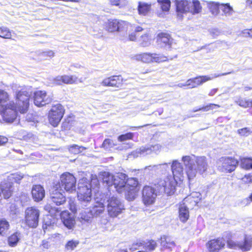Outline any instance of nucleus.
<instances>
[{
  "mask_svg": "<svg viewBox=\"0 0 252 252\" xmlns=\"http://www.w3.org/2000/svg\"><path fill=\"white\" fill-rule=\"evenodd\" d=\"M79 244V242L78 240H71L68 241L65 244V248L67 251H73Z\"/></svg>",
  "mask_w": 252,
  "mask_h": 252,
  "instance_id": "nucleus-47",
  "label": "nucleus"
},
{
  "mask_svg": "<svg viewBox=\"0 0 252 252\" xmlns=\"http://www.w3.org/2000/svg\"><path fill=\"white\" fill-rule=\"evenodd\" d=\"M123 79L121 75L112 76L104 79L101 82L103 86L121 87L122 85Z\"/></svg>",
  "mask_w": 252,
  "mask_h": 252,
  "instance_id": "nucleus-19",
  "label": "nucleus"
},
{
  "mask_svg": "<svg viewBox=\"0 0 252 252\" xmlns=\"http://www.w3.org/2000/svg\"><path fill=\"white\" fill-rule=\"evenodd\" d=\"M192 200L191 196L185 198L179 206V218L183 222H186L189 218L188 203Z\"/></svg>",
  "mask_w": 252,
  "mask_h": 252,
  "instance_id": "nucleus-17",
  "label": "nucleus"
},
{
  "mask_svg": "<svg viewBox=\"0 0 252 252\" xmlns=\"http://www.w3.org/2000/svg\"><path fill=\"white\" fill-rule=\"evenodd\" d=\"M63 192V190H60V186H54L50 191L49 201L57 206L63 204L65 202L66 198Z\"/></svg>",
  "mask_w": 252,
  "mask_h": 252,
  "instance_id": "nucleus-14",
  "label": "nucleus"
},
{
  "mask_svg": "<svg viewBox=\"0 0 252 252\" xmlns=\"http://www.w3.org/2000/svg\"><path fill=\"white\" fill-rule=\"evenodd\" d=\"M190 7L191 9H190V11L191 13H198L200 12L201 10V6H200V2L197 0H193L192 2H189Z\"/></svg>",
  "mask_w": 252,
  "mask_h": 252,
  "instance_id": "nucleus-38",
  "label": "nucleus"
},
{
  "mask_svg": "<svg viewBox=\"0 0 252 252\" xmlns=\"http://www.w3.org/2000/svg\"><path fill=\"white\" fill-rule=\"evenodd\" d=\"M220 6V8L223 12L222 15L225 16H229L233 14L234 12L233 8L229 3L221 4Z\"/></svg>",
  "mask_w": 252,
  "mask_h": 252,
  "instance_id": "nucleus-37",
  "label": "nucleus"
},
{
  "mask_svg": "<svg viewBox=\"0 0 252 252\" xmlns=\"http://www.w3.org/2000/svg\"><path fill=\"white\" fill-rule=\"evenodd\" d=\"M160 7L163 11H168L170 7L171 2L170 0H157Z\"/></svg>",
  "mask_w": 252,
  "mask_h": 252,
  "instance_id": "nucleus-45",
  "label": "nucleus"
},
{
  "mask_svg": "<svg viewBox=\"0 0 252 252\" xmlns=\"http://www.w3.org/2000/svg\"><path fill=\"white\" fill-rule=\"evenodd\" d=\"M238 164L237 159L229 157H222L217 162L219 170L225 172L233 171Z\"/></svg>",
  "mask_w": 252,
  "mask_h": 252,
  "instance_id": "nucleus-12",
  "label": "nucleus"
},
{
  "mask_svg": "<svg viewBox=\"0 0 252 252\" xmlns=\"http://www.w3.org/2000/svg\"><path fill=\"white\" fill-rule=\"evenodd\" d=\"M151 4L139 1L138 2V11L140 15H146L150 10Z\"/></svg>",
  "mask_w": 252,
  "mask_h": 252,
  "instance_id": "nucleus-30",
  "label": "nucleus"
},
{
  "mask_svg": "<svg viewBox=\"0 0 252 252\" xmlns=\"http://www.w3.org/2000/svg\"><path fill=\"white\" fill-rule=\"evenodd\" d=\"M182 161L189 181L196 177L197 173L203 174L207 169L208 164L205 157L186 156L182 157Z\"/></svg>",
  "mask_w": 252,
  "mask_h": 252,
  "instance_id": "nucleus-3",
  "label": "nucleus"
},
{
  "mask_svg": "<svg viewBox=\"0 0 252 252\" xmlns=\"http://www.w3.org/2000/svg\"><path fill=\"white\" fill-rule=\"evenodd\" d=\"M138 180L135 178L126 179L125 181V190L128 188H138Z\"/></svg>",
  "mask_w": 252,
  "mask_h": 252,
  "instance_id": "nucleus-36",
  "label": "nucleus"
},
{
  "mask_svg": "<svg viewBox=\"0 0 252 252\" xmlns=\"http://www.w3.org/2000/svg\"><path fill=\"white\" fill-rule=\"evenodd\" d=\"M32 194L34 201L39 202L44 197L45 190L41 185H34L32 188Z\"/></svg>",
  "mask_w": 252,
  "mask_h": 252,
  "instance_id": "nucleus-24",
  "label": "nucleus"
},
{
  "mask_svg": "<svg viewBox=\"0 0 252 252\" xmlns=\"http://www.w3.org/2000/svg\"><path fill=\"white\" fill-rule=\"evenodd\" d=\"M41 60H46L48 58H51L54 56V53L52 50H48L41 52L39 54Z\"/></svg>",
  "mask_w": 252,
  "mask_h": 252,
  "instance_id": "nucleus-51",
  "label": "nucleus"
},
{
  "mask_svg": "<svg viewBox=\"0 0 252 252\" xmlns=\"http://www.w3.org/2000/svg\"><path fill=\"white\" fill-rule=\"evenodd\" d=\"M50 247V243L46 240H43L41 244L40 245V248L43 251L48 249Z\"/></svg>",
  "mask_w": 252,
  "mask_h": 252,
  "instance_id": "nucleus-59",
  "label": "nucleus"
},
{
  "mask_svg": "<svg viewBox=\"0 0 252 252\" xmlns=\"http://www.w3.org/2000/svg\"><path fill=\"white\" fill-rule=\"evenodd\" d=\"M210 8L212 10L213 12H218L219 9V3L215 2H210L209 3Z\"/></svg>",
  "mask_w": 252,
  "mask_h": 252,
  "instance_id": "nucleus-58",
  "label": "nucleus"
},
{
  "mask_svg": "<svg viewBox=\"0 0 252 252\" xmlns=\"http://www.w3.org/2000/svg\"><path fill=\"white\" fill-rule=\"evenodd\" d=\"M146 155L151 154L152 152H156L160 148V146L156 144L152 146H147L144 147Z\"/></svg>",
  "mask_w": 252,
  "mask_h": 252,
  "instance_id": "nucleus-48",
  "label": "nucleus"
},
{
  "mask_svg": "<svg viewBox=\"0 0 252 252\" xmlns=\"http://www.w3.org/2000/svg\"><path fill=\"white\" fill-rule=\"evenodd\" d=\"M112 5H115L119 8H123L126 6L128 3L127 0H109Z\"/></svg>",
  "mask_w": 252,
  "mask_h": 252,
  "instance_id": "nucleus-46",
  "label": "nucleus"
},
{
  "mask_svg": "<svg viewBox=\"0 0 252 252\" xmlns=\"http://www.w3.org/2000/svg\"><path fill=\"white\" fill-rule=\"evenodd\" d=\"M249 32V29H246L243 31L242 32L244 36L250 37V36H249V33H250Z\"/></svg>",
  "mask_w": 252,
  "mask_h": 252,
  "instance_id": "nucleus-64",
  "label": "nucleus"
},
{
  "mask_svg": "<svg viewBox=\"0 0 252 252\" xmlns=\"http://www.w3.org/2000/svg\"><path fill=\"white\" fill-rule=\"evenodd\" d=\"M141 244V243H140L139 245L138 244H133L131 247L130 248V250H131V251H133L137 249L138 247H139Z\"/></svg>",
  "mask_w": 252,
  "mask_h": 252,
  "instance_id": "nucleus-63",
  "label": "nucleus"
},
{
  "mask_svg": "<svg viewBox=\"0 0 252 252\" xmlns=\"http://www.w3.org/2000/svg\"><path fill=\"white\" fill-rule=\"evenodd\" d=\"M61 218L63 224L68 229H71L75 224V220L73 215L67 211L61 213Z\"/></svg>",
  "mask_w": 252,
  "mask_h": 252,
  "instance_id": "nucleus-25",
  "label": "nucleus"
},
{
  "mask_svg": "<svg viewBox=\"0 0 252 252\" xmlns=\"http://www.w3.org/2000/svg\"><path fill=\"white\" fill-rule=\"evenodd\" d=\"M176 9L178 12V17H182V13L190 11L189 2L187 0H180L177 1Z\"/></svg>",
  "mask_w": 252,
  "mask_h": 252,
  "instance_id": "nucleus-26",
  "label": "nucleus"
},
{
  "mask_svg": "<svg viewBox=\"0 0 252 252\" xmlns=\"http://www.w3.org/2000/svg\"><path fill=\"white\" fill-rule=\"evenodd\" d=\"M29 92L24 89L19 90L16 94V104L10 102L3 107V110L0 111L3 119L7 123H12L17 117V111L21 113H25L29 106Z\"/></svg>",
  "mask_w": 252,
  "mask_h": 252,
  "instance_id": "nucleus-2",
  "label": "nucleus"
},
{
  "mask_svg": "<svg viewBox=\"0 0 252 252\" xmlns=\"http://www.w3.org/2000/svg\"><path fill=\"white\" fill-rule=\"evenodd\" d=\"M9 99V95L7 92L0 90V111L3 110V107L6 106L5 103Z\"/></svg>",
  "mask_w": 252,
  "mask_h": 252,
  "instance_id": "nucleus-35",
  "label": "nucleus"
},
{
  "mask_svg": "<svg viewBox=\"0 0 252 252\" xmlns=\"http://www.w3.org/2000/svg\"><path fill=\"white\" fill-rule=\"evenodd\" d=\"M133 134L132 133L128 132L125 134L120 135L118 137V139L119 141H124L128 139H131L132 138Z\"/></svg>",
  "mask_w": 252,
  "mask_h": 252,
  "instance_id": "nucleus-56",
  "label": "nucleus"
},
{
  "mask_svg": "<svg viewBox=\"0 0 252 252\" xmlns=\"http://www.w3.org/2000/svg\"><path fill=\"white\" fill-rule=\"evenodd\" d=\"M237 133L241 136H248L252 133L251 128L244 127L237 130Z\"/></svg>",
  "mask_w": 252,
  "mask_h": 252,
  "instance_id": "nucleus-52",
  "label": "nucleus"
},
{
  "mask_svg": "<svg viewBox=\"0 0 252 252\" xmlns=\"http://www.w3.org/2000/svg\"><path fill=\"white\" fill-rule=\"evenodd\" d=\"M52 97L51 94H47L45 91H38L34 93V103L37 106H42L50 103Z\"/></svg>",
  "mask_w": 252,
  "mask_h": 252,
  "instance_id": "nucleus-16",
  "label": "nucleus"
},
{
  "mask_svg": "<svg viewBox=\"0 0 252 252\" xmlns=\"http://www.w3.org/2000/svg\"><path fill=\"white\" fill-rule=\"evenodd\" d=\"M220 107V106L218 104L211 103L209 105L199 108H195L192 110V112H196L200 110H202L203 111H208L211 109H215L216 108H219Z\"/></svg>",
  "mask_w": 252,
  "mask_h": 252,
  "instance_id": "nucleus-44",
  "label": "nucleus"
},
{
  "mask_svg": "<svg viewBox=\"0 0 252 252\" xmlns=\"http://www.w3.org/2000/svg\"><path fill=\"white\" fill-rule=\"evenodd\" d=\"M128 23L117 19L108 20L106 23V29L110 32L127 31Z\"/></svg>",
  "mask_w": 252,
  "mask_h": 252,
  "instance_id": "nucleus-15",
  "label": "nucleus"
},
{
  "mask_svg": "<svg viewBox=\"0 0 252 252\" xmlns=\"http://www.w3.org/2000/svg\"><path fill=\"white\" fill-rule=\"evenodd\" d=\"M143 34L140 35L139 42L140 45L143 47L148 46L150 44V39L149 38V34L147 30L143 31Z\"/></svg>",
  "mask_w": 252,
  "mask_h": 252,
  "instance_id": "nucleus-33",
  "label": "nucleus"
},
{
  "mask_svg": "<svg viewBox=\"0 0 252 252\" xmlns=\"http://www.w3.org/2000/svg\"><path fill=\"white\" fill-rule=\"evenodd\" d=\"M76 180L74 176L68 173H63L60 177V182L56 184L60 186L61 190H65L66 191L72 193L76 190Z\"/></svg>",
  "mask_w": 252,
  "mask_h": 252,
  "instance_id": "nucleus-6",
  "label": "nucleus"
},
{
  "mask_svg": "<svg viewBox=\"0 0 252 252\" xmlns=\"http://www.w3.org/2000/svg\"><path fill=\"white\" fill-rule=\"evenodd\" d=\"M8 139L3 136H0V145H3L7 142Z\"/></svg>",
  "mask_w": 252,
  "mask_h": 252,
  "instance_id": "nucleus-62",
  "label": "nucleus"
},
{
  "mask_svg": "<svg viewBox=\"0 0 252 252\" xmlns=\"http://www.w3.org/2000/svg\"><path fill=\"white\" fill-rule=\"evenodd\" d=\"M64 112L63 106L60 103L52 106L49 112V120L50 124L54 126H58L62 120Z\"/></svg>",
  "mask_w": 252,
  "mask_h": 252,
  "instance_id": "nucleus-11",
  "label": "nucleus"
},
{
  "mask_svg": "<svg viewBox=\"0 0 252 252\" xmlns=\"http://www.w3.org/2000/svg\"><path fill=\"white\" fill-rule=\"evenodd\" d=\"M104 200L102 198L100 199V200H96L93 204V206L89 209L93 217H97L104 212Z\"/></svg>",
  "mask_w": 252,
  "mask_h": 252,
  "instance_id": "nucleus-23",
  "label": "nucleus"
},
{
  "mask_svg": "<svg viewBox=\"0 0 252 252\" xmlns=\"http://www.w3.org/2000/svg\"><path fill=\"white\" fill-rule=\"evenodd\" d=\"M10 225L5 219L0 220V235L4 236L8 234Z\"/></svg>",
  "mask_w": 252,
  "mask_h": 252,
  "instance_id": "nucleus-31",
  "label": "nucleus"
},
{
  "mask_svg": "<svg viewBox=\"0 0 252 252\" xmlns=\"http://www.w3.org/2000/svg\"><path fill=\"white\" fill-rule=\"evenodd\" d=\"M127 175L123 173H118L113 176L111 186H114L117 192L121 193L125 190V181Z\"/></svg>",
  "mask_w": 252,
  "mask_h": 252,
  "instance_id": "nucleus-18",
  "label": "nucleus"
},
{
  "mask_svg": "<svg viewBox=\"0 0 252 252\" xmlns=\"http://www.w3.org/2000/svg\"><path fill=\"white\" fill-rule=\"evenodd\" d=\"M131 59L145 63H150L152 62L160 63L164 62L167 60V58L156 53H144L132 55Z\"/></svg>",
  "mask_w": 252,
  "mask_h": 252,
  "instance_id": "nucleus-10",
  "label": "nucleus"
},
{
  "mask_svg": "<svg viewBox=\"0 0 252 252\" xmlns=\"http://www.w3.org/2000/svg\"><path fill=\"white\" fill-rule=\"evenodd\" d=\"M40 214V211L35 207L27 208L25 212L26 225L31 228H36L38 224Z\"/></svg>",
  "mask_w": 252,
  "mask_h": 252,
  "instance_id": "nucleus-9",
  "label": "nucleus"
},
{
  "mask_svg": "<svg viewBox=\"0 0 252 252\" xmlns=\"http://www.w3.org/2000/svg\"><path fill=\"white\" fill-rule=\"evenodd\" d=\"M241 166L245 169H252V158H243L241 160Z\"/></svg>",
  "mask_w": 252,
  "mask_h": 252,
  "instance_id": "nucleus-43",
  "label": "nucleus"
},
{
  "mask_svg": "<svg viewBox=\"0 0 252 252\" xmlns=\"http://www.w3.org/2000/svg\"><path fill=\"white\" fill-rule=\"evenodd\" d=\"M228 247L232 249H239L242 252H248L252 248V236L245 235L240 241L229 239L227 241Z\"/></svg>",
  "mask_w": 252,
  "mask_h": 252,
  "instance_id": "nucleus-7",
  "label": "nucleus"
},
{
  "mask_svg": "<svg viewBox=\"0 0 252 252\" xmlns=\"http://www.w3.org/2000/svg\"><path fill=\"white\" fill-rule=\"evenodd\" d=\"M114 146L115 144L113 141L109 139H105L102 145V147L105 149H109L113 147Z\"/></svg>",
  "mask_w": 252,
  "mask_h": 252,
  "instance_id": "nucleus-55",
  "label": "nucleus"
},
{
  "mask_svg": "<svg viewBox=\"0 0 252 252\" xmlns=\"http://www.w3.org/2000/svg\"><path fill=\"white\" fill-rule=\"evenodd\" d=\"M172 40V39L169 34L165 33H161L158 35L157 43L160 47L164 48L167 50L170 49L171 47Z\"/></svg>",
  "mask_w": 252,
  "mask_h": 252,
  "instance_id": "nucleus-20",
  "label": "nucleus"
},
{
  "mask_svg": "<svg viewBox=\"0 0 252 252\" xmlns=\"http://www.w3.org/2000/svg\"><path fill=\"white\" fill-rule=\"evenodd\" d=\"M63 82L64 84H72L75 83L78 81V78L75 75H63Z\"/></svg>",
  "mask_w": 252,
  "mask_h": 252,
  "instance_id": "nucleus-42",
  "label": "nucleus"
},
{
  "mask_svg": "<svg viewBox=\"0 0 252 252\" xmlns=\"http://www.w3.org/2000/svg\"><path fill=\"white\" fill-rule=\"evenodd\" d=\"M212 78L207 76H202L189 79V80H191L189 82V88H195L205 82L211 80Z\"/></svg>",
  "mask_w": 252,
  "mask_h": 252,
  "instance_id": "nucleus-27",
  "label": "nucleus"
},
{
  "mask_svg": "<svg viewBox=\"0 0 252 252\" xmlns=\"http://www.w3.org/2000/svg\"><path fill=\"white\" fill-rule=\"evenodd\" d=\"M86 149V148L83 146H79L75 144L70 145L68 147V150L69 152L73 154H78L82 153Z\"/></svg>",
  "mask_w": 252,
  "mask_h": 252,
  "instance_id": "nucleus-40",
  "label": "nucleus"
},
{
  "mask_svg": "<svg viewBox=\"0 0 252 252\" xmlns=\"http://www.w3.org/2000/svg\"><path fill=\"white\" fill-rule=\"evenodd\" d=\"M139 190L138 188H128L124 190L126 198L128 201L133 200L137 195V192Z\"/></svg>",
  "mask_w": 252,
  "mask_h": 252,
  "instance_id": "nucleus-29",
  "label": "nucleus"
},
{
  "mask_svg": "<svg viewBox=\"0 0 252 252\" xmlns=\"http://www.w3.org/2000/svg\"><path fill=\"white\" fill-rule=\"evenodd\" d=\"M23 177V174L15 173L10 174L6 180L1 183L0 189L5 199L9 198L11 196L13 190V184L15 183L19 184Z\"/></svg>",
  "mask_w": 252,
  "mask_h": 252,
  "instance_id": "nucleus-4",
  "label": "nucleus"
},
{
  "mask_svg": "<svg viewBox=\"0 0 252 252\" xmlns=\"http://www.w3.org/2000/svg\"><path fill=\"white\" fill-rule=\"evenodd\" d=\"M99 182L96 176L93 177L91 182L87 178H82L78 183L77 197L79 201L77 208L72 206L71 211L78 214V218L82 222H89L93 218L90 209L86 208L92 201V189L97 190L99 188Z\"/></svg>",
  "mask_w": 252,
  "mask_h": 252,
  "instance_id": "nucleus-1",
  "label": "nucleus"
},
{
  "mask_svg": "<svg viewBox=\"0 0 252 252\" xmlns=\"http://www.w3.org/2000/svg\"><path fill=\"white\" fill-rule=\"evenodd\" d=\"M113 175L108 172H101L99 174V178L102 179L103 183L106 184L109 187L111 186Z\"/></svg>",
  "mask_w": 252,
  "mask_h": 252,
  "instance_id": "nucleus-32",
  "label": "nucleus"
},
{
  "mask_svg": "<svg viewBox=\"0 0 252 252\" xmlns=\"http://www.w3.org/2000/svg\"><path fill=\"white\" fill-rule=\"evenodd\" d=\"M0 37L3 38H10L11 37V33L9 30L6 27H0Z\"/></svg>",
  "mask_w": 252,
  "mask_h": 252,
  "instance_id": "nucleus-49",
  "label": "nucleus"
},
{
  "mask_svg": "<svg viewBox=\"0 0 252 252\" xmlns=\"http://www.w3.org/2000/svg\"><path fill=\"white\" fill-rule=\"evenodd\" d=\"M224 245L225 241L221 238L211 240L207 243V247L210 252H218Z\"/></svg>",
  "mask_w": 252,
  "mask_h": 252,
  "instance_id": "nucleus-21",
  "label": "nucleus"
},
{
  "mask_svg": "<svg viewBox=\"0 0 252 252\" xmlns=\"http://www.w3.org/2000/svg\"><path fill=\"white\" fill-rule=\"evenodd\" d=\"M157 243L154 240H151L145 244L144 248L145 251H153L157 247Z\"/></svg>",
  "mask_w": 252,
  "mask_h": 252,
  "instance_id": "nucleus-53",
  "label": "nucleus"
},
{
  "mask_svg": "<svg viewBox=\"0 0 252 252\" xmlns=\"http://www.w3.org/2000/svg\"><path fill=\"white\" fill-rule=\"evenodd\" d=\"M191 81V80H188L185 83H179L177 85V86L180 88H183L184 87H189V82Z\"/></svg>",
  "mask_w": 252,
  "mask_h": 252,
  "instance_id": "nucleus-61",
  "label": "nucleus"
},
{
  "mask_svg": "<svg viewBox=\"0 0 252 252\" xmlns=\"http://www.w3.org/2000/svg\"><path fill=\"white\" fill-rule=\"evenodd\" d=\"M139 156H146L144 147L136 149L135 151L132 152L131 154L129 155V156H132L134 158H137Z\"/></svg>",
  "mask_w": 252,
  "mask_h": 252,
  "instance_id": "nucleus-50",
  "label": "nucleus"
},
{
  "mask_svg": "<svg viewBox=\"0 0 252 252\" xmlns=\"http://www.w3.org/2000/svg\"><path fill=\"white\" fill-rule=\"evenodd\" d=\"M20 234L16 232L10 236L8 238V244L9 246L13 247L17 245L20 240Z\"/></svg>",
  "mask_w": 252,
  "mask_h": 252,
  "instance_id": "nucleus-34",
  "label": "nucleus"
},
{
  "mask_svg": "<svg viewBox=\"0 0 252 252\" xmlns=\"http://www.w3.org/2000/svg\"><path fill=\"white\" fill-rule=\"evenodd\" d=\"M172 177L177 180H181L184 174V168L182 164L177 160H174L171 165Z\"/></svg>",
  "mask_w": 252,
  "mask_h": 252,
  "instance_id": "nucleus-22",
  "label": "nucleus"
},
{
  "mask_svg": "<svg viewBox=\"0 0 252 252\" xmlns=\"http://www.w3.org/2000/svg\"><path fill=\"white\" fill-rule=\"evenodd\" d=\"M107 210L111 218L117 217L124 210V206L117 197L113 196L107 200Z\"/></svg>",
  "mask_w": 252,
  "mask_h": 252,
  "instance_id": "nucleus-8",
  "label": "nucleus"
},
{
  "mask_svg": "<svg viewBox=\"0 0 252 252\" xmlns=\"http://www.w3.org/2000/svg\"><path fill=\"white\" fill-rule=\"evenodd\" d=\"M155 170H160L161 173L163 174L169 169V165L167 163H163L155 166Z\"/></svg>",
  "mask_w": 252,
  "mask_h": 252,
  "instance_id": "nucleus-54",
  "label": "nucleus"
},
{
  "mask_svg": "<svg viewBox=\"0 0 252 252\" xmlns=\"http://www.w3.org/2000/svg\"><path fill=\"white\" fill-rule=\"evenodd\" d=\"M160 244L162 249H168L170 251L175 246V243L169 237L163 236L161 237Z\"/></svg>",
  "mask_w": 252,
  "mask_h": 252,
  "instance_id": "nucleus-28",
  "label": "nucleus"
},
{
  "mask_svg": "<svg viewBox=\"0 0 252 252\" xmlns=\"http://www.w3.org/2000/svg\"><path fill=\"white\" fill-rule=\"evenodd\" d=\"M242 180L243 182L246 184L252 183V175L248 174L245 175L242 179Z\"/></svg>",
  "mask_w": 252,
  "mask_h": 252,
  "instance_id": "nucleus-60",
  "label": "nucleus"
},
{
  "mask_svg": "<svg viewBox=\"0 0 252 252\" xmlns=\"http://www.w3.org/2000/svg\"><path fill=\"white\" fill-rule=\"evenodd\" d=\"M51 81L54 85H61L63 83L62 76H58L55 78H53Z\"/></svg>",
  "mask_w": 252,
  "mask_h": 252,
  "instance_id": "nucleus-57",
  "label": "nucleus"
},
{
  "mask_svg": "<svg viewBox=\"0 0 252 252\" xmlns=\"http://www.w3.org/2000/svg\"><path fill=\"white\" fill-rule=\"evenodd\" d=\"M235 102L239 106L244 108L252 107V99L247 100L245 98H239L235 100Z\"/></svg>",
  "mask_w": 252,
  "mask_h": 252,
  "instance_id": "nucleus-41",
  "label": "nucleus"
},
{
  "mask_svg": "<svg viewBox=\"0 0 252 252\" xmlns=\"http://www.w3.org/2000/svg\"><path fill=\"white\" fill-rule=\"evenodd\" d=\"M134 32L129 35V39L130 41H135L137 39V36L140 35V32L144 31V29L140 26L133 27Z\"/></svg>",
  "mask_w": 252,
  "mask_h": 252,
  "instance_id": "nucleus-39",
  "label": "nucleus"
},
{
  "mask_svg": "<svg viewBox=\"0 0 252 252\" xmlns=\"http://www.w3.org/2000/svg\"><path fill=\"white\" fill-rule=\"evenodd\" d=\"M177 184V180L170 175L163 179L159 180L155 184L158 193H165L168 195L173 194L176 190V187Z\"/></svg>",
  "mask_w": 252,
  "mask_h": 252,
  "instance_id": "nucleus-5",
  "label": "nucleus"
},
{
  "mask_svg": "<svg viewBox=\"0 0 252 252\" xmlns=\"http://www.w3.org/2000/svg\"><path fill=\"white\" fill-rule=\"evenodd\" d=\"M158 193L155 187L145 186L142 190V200L145 205H150L155 202L156 198Z\"/></svg>",
  "mask_w": 252,
  "mask_h": 252,
  "instance_id": "nucleus-13",
  "label": "nucleus"
}]
</instances>
